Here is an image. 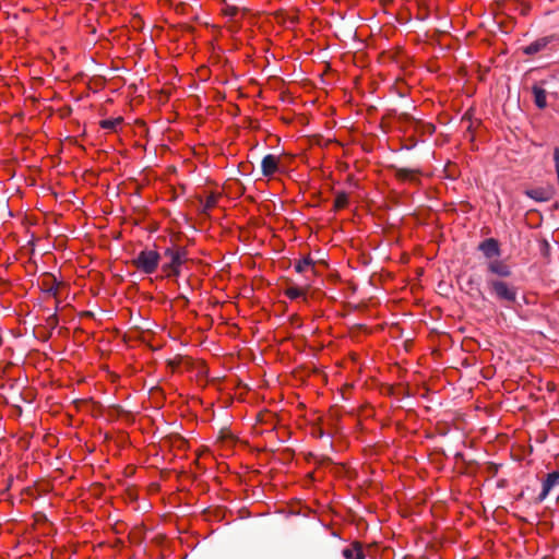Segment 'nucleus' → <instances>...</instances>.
Masks as SVG:
<instances>
[{
    "label": "nucleus",
    "mask_w": 559,
    "mask_h": 559,
    "mask_svg": "<svg viewBox=\"0 0 559 559\" xmlns=\"http://www.w3.org/2000/svg\"><path fill=\"white\" fill-rule=\"evenodd\" d=\"M486 288L489 295L504 308L511 309L518 305L519 288L514 284L487 276Z\"/></svg>",
    "instance_id": "obj_1"
},
{
    "label": "nucleus",
    "mask_w": 559,
    "mask_h": 559,
    "mask_svg": "<svg viewBox=\"0 0 559 559\" xmlns=\"http://www.w3.org/2000/svg\"><path fill=\"white\" fill-rule=\"evenodd\" d=\"M512 275L511 266L499 258L489 260L486 264V277L507 278Z\"/></svg>",
    "instance_id": "obj_2"
},
{
    "label": "nucleus",
    "mask_w": 559,
    "mask_h": 559,
    "mask_svg": "<svg viewBox=\"0 0 559 559\" xmlns=\"http://www.w3.org/2000/svg\"><path fill=\"white\" fill-rule=\"evenodd\" d=\"M160 255L156 249H150L148 246L142 250V273H153L159 263Z\"/></svg>",
    "instance_id": "obj_3"
},
{
    "label": "nucleus",
    "mask_w": 559,
    "mask_h": 559,
    "mask_svg": "<svg viewBox=\"0 0 559 559\" xmlns=\"http://www.w3.org/2000/svg\"><path fill=\"white\" fill-rule=\"evenodd\" d=\"M478 250L489 260L500 257L501 250L498 240L495 238H487L478 245Z\"/></svg>",
    "instance_id": "obj_4"
},
{
    "label": "nucleus",
    "mask_w": 559,
    "mask_h": 559,
    "mask_svg": "<svg viewBox=\"0 0 559 559\" xmlns=\"http://www.w3.org/2000/svg\"><path fill=\"white\" fill-rule=\"evenodd\" d=\"M280 168V158L273 154H267L261 162V171L264 177H273Z\"/></svg>",
    "instance_id": "obj_5"
},
{
    "label": "nucleus",
    "mask_w": 559,
    "mask_h": 559,
    "mask_svg": "<svg viewBox=\"0 0 559 559\" xmlns=\"http://www.w3.org/2000/svg\"><path fill=\"white\" fill-rule=\"evenodd\" d=\"M559 485V471L549 473L543 481V488L540 493L537 496V502H543L550 491Z\"/></svg>",
    "instance_id": "obj_6"
},
{
    "label": "nucleus",
    "mask_w": 559,
    "mask_h": 559,
    "mask_svg": "<svg viewBox=\"0 0 559 559\" xmlns=\"http://www.w3.org/2000/svg\"><path fill=\"white\" fill-rule=\"evenodd\" d=\"M41 290L51 297H57L59 292V282L52 274H45L40 280Z\"/></svg>",
    "instance_id": "obj_7"
},
{
    "label": "nucleus",
    "mask_w": 559,
    "mask_h": 559,
    "mask_svg": "<svg viewBox=\"0 0 559 559\" xmlns=\"http://www.w3.org/2000/svg\"><path fill=\"white\" fill-rule=\"evenodd\" d=\"M342 556L344 559H365L362 545L359 542H354L343 548Z\"/></svg>",
    "instance_id": "obj_8"
},
{
    "label": "nucleus",
    "mask_w": 559,
    "mask_h": 559,
    "mask_svg": "<svg viewBox=\"0 0 559 559\" xmlns=\"http://www.w3.org/2000/svg\"><path fill=\"white\" fill-rule=\"evenodd\" d=\"M550 43L549 37H542L523 48L525 55L533 56L543 51Z\"/></svg>",
    "instance_id": "obj_9"
},
{
    "label": "nucleus",
    "mask_w": 559,
    "mask_h": 559,
    "mask_svg": "<svg viewBox=\"0 0 559 559\" xmlns=\"http://www.w3.org/2000/svg\"><path fill=\"white\" fill-rule=\"evenodd\" d=\"M525 194L537 202H546L551 198V191L545 188L528 189Z\"/></svg>",
    "instance_id": "obj_10"
},
{
    "label": "nucleus",
    "mask_w": 559,
    "mask_h": 559,
    "mask_svg": "<svg viewBox=\"0 0 559 559\" xmlns=\"http://www.w3.org/2000/svg\"><path fill=\"white\" fill-rule=\"evenodd\" d=\"M532 93L534 96V103L537 108L544 109L547 107V93L544 88L538 85H534L532 87Z\"/></svg>",
    "instance_id": "obj_11"
},
{
    "label": "nucleus",
    "mask_w": 559,
    "mask_h": 559,
    "mask_svg": "<svg viewBox=\"0 0 559 559\" xmlns=\"http://www.w3.org/2000/svg\"><path fill=\"white\" fill-rule=\"evenodd\" d=\"M121 124H122V118L121 117L104 119V120L100 121V127L104 130L108 131V132L117 131L118 128H120Z\"/></svg>",
    "instance_id": "obj_12"
},
{
    "label": "nucleus",
    "mask_w": 559,
    "mask_h": 559,
    "mask_svg": "<svg viewBox=\"0 0 559 559\" xmlns=\"http://www.w3.org/2000/svg\"><path fill=\"white\" fill-rule=\"evenodd\" d=\"M166 253H169L170 255V267L174 271H177V267L183 262L182 253L179 251H170L168 249L166 250Z\"/></svg>",
    "instance_id": "obj_13"
},
{
    "label": "nucleus",
    "mask_w": 559,
    "mask_h": 559,
    "mask_svg": "<svg viewBox=\"0 0 559 559\" xmlns=\"http://www.w3.org/2000/svg\"><path fill=\"white\" fill-rule=\"evenodd\" d=\"M313 261L310 258H304L295 264V270L298 273L306 272L308 269H313Z\"/></svg>",
    "instance_id": "obj_14"
},
{
    "label": "nucleus",
    "mask_w": 559,
    "mask_h": 559,
    "mask_svg": "<svg viewBox=\"0 0 559 559\" xmlns=\"http://www.w3.org/2000/svg\"><path fill=\"white\" fill-rule=\"evenodd\" d=\"M348 203V195L344 192L338 193L335 198V207L343 209Z\"/></svg>",
    "instance_id": "obj_15"
},
{
    "label": "nucleus",
    "mask_w": 559,
    "mask_h": 559,
    "mask_svg": "<svg viewBox=\"0 0 559 559\" xmlns=\"http://www.w3.org/2000/svg\"><path fill=\"white\" fill-rule=\"evenodd\" d=\"M285 295H286L289 299L294 300V299H297V298H299L300 296H302V295H304V293H302V290H301V289H299L298 287H289V288H287V289H286Z\"/></svg>",
    "instance_id": "obj_16"
},
{
    "label": "nucleus",
    "mask_w": 559,
    "mask_h": 559,
    "mask_svg": "<svg viewBox=\"0 0 559 559\" xmlns=\"http://www.w3.org/2000/svg\"><path fill=\"white\" fill-rule=\"evenodd\" d=\"M150 331V324H143L142 323V338H141V342H142V347L144 345H147L150 347V349H155V347L153 345H151L148 343V341L146 340V332Z\"/></svg>",
    "instance_id": "obj_17"
},
{
    "label": "nucleus",
    "mask_w": 559,
    "mask_h": 559,
    "mask_svg": "<svg viewBox=\"0 0 559 559\" xmlns=\"http://www.w3.org/2000/svg\"><path fill=\"white\" fill-rule=\"evenodd\" d=\"M215 205H216V197L213 194L207 197L205 204H204V209L210 210V209L214 207Z\"/></svg>",
    "instance_id": "obj_18"
},
{
    "label": "nucleus",
    "mask_w": 559,
    "mask_h": 559,
    "mask_svg": "<svg viewBox=\"0 0 559 559\" xmlns=\"http://www.w3.org/2000/svg\"><path fill=\"white\" fill-rule=\"evenodd\" d=\"M414 174L409 169H400L399 170V177L402 179H411L413 178Z\"/></svg>",
    "instance_id": "obj_19"
},
{
    "label": "nucleus",
    "mask_w": 559,
    "mask_h": 559,
    "mask_svg": "<svg viewBox=\"0 0 559 559\" xmlns=\"http://www.w3.org/2000/svg\"><path fill=\"white\" fill-rule=\"evenodd\" d=\"M148 229V231L152 234L154 231L157 230V225L156 224H152L150 227H146Z\"/></svg>",
    "instance_id": "obj_20"
},
{
    "label": "nucleus",
    "mask_w": 559,
    "mask_h": 559,
    "mask_svg": "<svg viewBox=\"0 0 559 559\" xmlns=\"http://www.w3.org/2000/svg\"><path fill=\"white\" fill-rule=\"evenodd\" d=\"M146 44H148V45H152V44H153L152 37H150V39H148V40H146V39H142V46H144V45H146Z\"/></svg>",
    "instance_id": "obj_21"
},
{
    "label": "nucleus",
    "mask_w": 559,
    "mask_h": 559,
    "mask_svg": "<svg viewBox=\"0 0 559 559\" xmlns=\"http://www.w3.org/2000/svg\"><path fill=\"white\" fill-rule=\"evenodd\" d=\"M467 285L471 287V289H473V288H474V281H473V278H469V280L467 281Z\"/></svg>",
    "instance_id": "obj_22"
}]
</instances>
